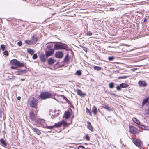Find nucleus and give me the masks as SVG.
Listing matches in <instances>:
<instances>
[{
	"label": "nucleus",
	"instance_id": "nucleus-1",
	"mask_svg": "<svg viewBox=\"0 0 149 149\" xmlns=\"http://www.w3.org/2000/svg\"><path fill=\"white\" fill-rule=\"evenodd\" d=\"M70 123H68L66 122L65 121L63 120H62L61 122L55 123V124L53 126H50L48 127L49 129H52L54 127H58L61 126L62 125H63L64 126L66 127L69 125Z\"/></svg>",
	"mask_w": 149,
	"mask_h": 149
},
{
	"label": "nucleus",
	"instance_id": "nucleus-2",
	"mask_svg": "<svg viewBox=\"0 0 149 149\" xmlns=\"http://www.w3.org/2000/svg\"><path fill=\"white\" fill-rule=\"evenodd\" d=\"M52 95L51 94L48 92H42L39 95V98L42 100H45L47 98H51Z\"/></svg>",
	"mask_w": 149,
	"mask_h": 149
},
{
	"label": "nucleus",
	"instance_id": "nucleus-3",
	"mask_svg": "<svg viewBox=\"0 0 149 149\" xmlns=\"http://www.w3.org/2000/svg\"><path fill=\"white\" fill-rule=\"evenodd\" d=\"M28 103L30 106L35 108L37 105L38 101L35 98L32 97L29 99Z\"/></svg>",
	"mask_w": 149,
	"mask_h": 149
},
{
	"label": "nucleus",
	"instance_id": "nucleus-4",
	"mask_svg": "<svg viewBox=\"0 0 149 149\" xmlns=\"http://www.w3.org/2000/svg\"><path fill=\"white\" fill-rule=\"evenodd\" d=\"M68 48L66 44L62 43L60 44L56 43L54 45L55 49L57 50L62 49H67Z\"/></svg>",
	"mask_w": 149,
	"mask_h": 149
},
{
	"label": "nucleus",
	"instance_id": "nucleus-5",
	"mask_svg": "<svg viewBox=\"0 0 149 149\" xmlns=\"http://www.w3.org/2000/svg\"><path fill=\"white\" fill-rule=\"evenodd\" d=\"M129 131L133 134H138L139 133V131L138 129L132 126H129Z\"/></svg>",
	"mask_w": 149,
	"mask_h": 149
},
{
	"label": "nucleus",
	"instance_id": "nucleus-6",
	"mask_svg": "<svg viewBox=\"0 0 149 149\" xmlns=\"http://www.w3.org/2000/svg\"><path fill=\"white\" fill-rule=\"evenodd\" d=\"M38 124L41 125L44 128H46L49 129L48 127L49 126H47L45 122V120L43 119H39L38 120Z\"/></svg>",
	"mask_w": 149,
	"mask_h": 149
},
{
	"label": "nucleus",
	"instance_id": "nucleus-7",
	"mask_svg": "<svg viewBox=\"0 0 149 149\" xmlns=\"http://www.w3.org/2000/svg\"><path fill=\"white\" fill-rule=\"evenodd\" d=\"M133 142L137 146L139 147L142 144V143L139 139H134Z\"/></svg>",
	"mask_w": 149,
	"mask_h": 149
},
{
	"label": "nucleus",
	"instance_id": "nucleus-8",
	"mask_svg": "<svg viewBox=\"0 0 149 149\" xmlns=\"http://www.w3.org/2000/svg\"><path fill=\"white\" fill-rule=\"evenodd\" d=\"M29 117L32 120L36 121V116L34 114L33 112L30 113Z\"/></svg>",
	"mask_w": 149,
	"mask_h": 149
},
{
	"label": "nucleus",
	"instance_id": "nucleus-9",
	"mask_svg": "<svg viewBox=\"0 0 149 149\" xmlns=\"http://www.w3.org/2000/svg\"><path fill=\"white\" fill-rule=\"evenodd\" d=\"M55 56L57 58H61L63 57V54L61 52L58 51L56 53Z\"/></svg>",
	"mask_w": 149,
	"mask_h": 149
},
{
	"label": "nucleus",
	"instance_id": "nucleus-10",
	"mask_svg": "<svg viewBox=\"0 0 149 149\" xmlns=\"http://www.w3.org/2000/svg\"><path fill=\"white\" fill-rule=\"evenodd\" d=\"M38 40V38H36L35 41H32V40H26L25 41V43L31 45L32 44L35 43L37 40Z\"/></svg>",
	"mask_w": 149,
	"mask_h": 149
},
{
	"label": "nucleus",
	"instance_id": "nucleus-11",
	"mask_svg": "<svg viewBox=\"0 0 149 149\" xmlns=\"http://www.w3.org/2000/svg\"><path fill=\"white\" fill-rule=\"evenodd\" d=\"M139 85L141 87H145L146 86V82L143 81H139L138 83Z\"/></svg>",
	"mask_w": 149,
	"mask_h": 149
},
{
	"label": "nucleus",
	"instance_id": "nucleus-12",
	"mask_svg": "<svg viewBox=\"0 0 149 149\" xmlns=\"http://www.w3.org/2000/svg\"><path fill=\"white\" fill-rule=\"evenodd\" d=\"M31 127L33 131L35 132L37 134L40 135L41 134V132L39 130L36 128H33L32 126H31Z\"/></svg>",
	"mask_w": 149,
	"mask_h": 149
},
{
	"label": "nucleus",
	"instance_id": "nucleus-13",
	"mask_svg": "<svg viewBox=\"0 0 149 149\" xmlns=\"http://www.w3.org/2000/svg\"><path fill=\"white\" fill-rule=\"evenodd\" d=\"M19 61L17 60L14 59L11 61V63L12 64L15 65L17 67L18 65Z\"/></svg>",
	"mask_w": 149,
	"mask_h": 149
},
{
	"label": "nucleus",
	"instance_id": "nucleus-14",
	"mask_svg": "<svg viewBox=\"0 0 149 149\" xmlns=\"http://www.w3.org/2000/svg\"><path fill=\"white\" fill-rule=\"evenodd\" d=\"M70 113L69 111H67L65 113L63 117L65 119H68L70 116Z\"/></svg>",
	"mask_w": 149,
	"mask_h": 149
},
{
	"label": "nucleus",
	"instance_id": "nucleus-15",
	"mask_svg": "<svg viewBox=\"0 0 149 149\" xmlns=\"http://www.w3.org/2000/svg\"><path fill=\"white\" fill-rule=\"evenodd\" d=\"M40 57V59L41 60L42 62H44L45 61L46 59L45 58V56L44 54H41Z\"/></svg>",
	"mask_w": 149,
	"mask_h": 149
},
{
	"label": "nucleus",
	"instance_id": "nucleus-16",
	"mask_svg": "<svg viewBox=\"0 0 149 149\" xmlns=\"http://www.w3.org/2000/svg\"><path fill=\"white\" fill-rule=\"evenodd\" d=\"M55 61L54 59L52 58L48 59V63L49 64L52 65L53 64Z\"/></svg>",
	"mask_w": 149,
	"mask_h": 149
},
{
	"label": "nucleus",
	"instance_id": "nucleus-17",
	"mask_svg": "<svg viewBox=\"0 0 149 149\" xmlns=\"http://www.w3.org/2000/svg\"><path fill=\"white\" fill-rule=\"evenodd\" d=\"M53 52L52 51H50L46 52L45 54L46 56L48 57L52 55Z\"/></svg>",
	"mask_w": 149,
	"mask_h": 149
},
{
	"label": "nucleus",
	"instance_id": "nucleus-18",
	"mask_svg": "<svg viewBox=\"0 0 149 149\" xmlns=\"http://www.w3.org/2000/svg\"><path fill=\"white\" fill-rule=\"evenodd\" d=\"M77 93L78 95L81 96H84L85 95V93H82L81 91L79 89L77 90Z\"/></svg>",
	"mask_w": 149,
	"mask_h": 149
},
{
	"label": "nucleus",
	"instance_id": "nucleus-19",
	"mask_svg": "<svg viewBox=\"0 0 149 149\" xmlns=\"http://www.w3.org/2000/svg\"><path fill=\"white\" fill-rule=\"evenodd\" d=\"M132 120L135 123H136L137 125H139L140 124V121L136 118H132Z\"/></svg>",
	"mask_w": 149,
	"mask_h": 149
},
{
	"label": "nucleus",
	"instance_id": "nucleus-20",
	"mask_svg": "<svg viewBox=\"0 0 149 149\" xmlns=\"http://www.w3.org/2000/svg\"><path fill=\"white\" fill-rule=\"evenodd\" d=\"M92 111L95 115H96V114L97 111L95 106H94L92 108Z\"/></svg>",
	"mask_w": 149,
	"mask_h": 149
},
{
	"label": "nucleus",
	"instance_id": "nucleus-21",
	"mask_svg": "<svg viewBox=\"0 0 149 149\" xmlns=\"http://www.w3.org/2000/svg\"><path fill=\"white\" fill-rule=\"evenodd\" d=\"M120 85L121 88H126L128 86V85L126 83H122L120 84Z\"/></svg>",
	"mask_w": 149,
	"mask_h": 149
},
{
	"label": "nucleus",
	"instance_id": "nucleus-22",
	"mask_svg": "<svg viewBox=\"0 0 149 149\" xmlns=\"http://www.w3.org/2000/svg\"><path fill=\"white\" fill-rule=\"evenodd\" d=\"M87 127L91 130L93 131V128L91 125V123L89 122H87Z\"/></svg>",
	"mask_w": 149,
	"mask_h": 149
},
{
	"label": "nucleus",
	"instance_id": "nucleus-23",
	"mask_svg": "<svg viewBox=\"0 0 149 149\" xmlns=\"http://www.w3.org/2000/svg\"><path fill=\"white\" fill-rule=\"evenodd\" d=\"M27 52L31 54H33L34 53V51L33 50L31 49H28L27 50Z\"/></svg>",
	"mask_w": 149,
	"mask_h": 149
},
{
	"label": "nucleus",
	"instance_id": "nucleus-24",
	"mask_svg": "<svg viewBox=\"0 0 149 149\" xmlns=\"http://www.w3.org/2000/svg\"><path fill=\"white\" fill-rule=\"evenodd\" d=\"M94 69L97 71H99L101 69V68L99 66H95L94 67Z\"/></svg>",
	"mask_w": 149,
	"mask_h": 149
},
{
	"label": "nucleus",
	"instance_id": "nucleus-25",
	"mask_svg": "<svg viewBox=\"0 0 149 149\" xmlns=\"http://www.w3.org/2000/svg\"><path fill=\"white\" fill-rule=\"evenodd\" d=\"M102 107L103 108L106 109L109 111H110L111 110L110 107H108L107 105L105 106H103Z\"/></svg>",
	"mask_w": 149,
	"mask_h": 149
},
{
	"label": "nucleus",
	"instance_id": "nucleus-26",
	"mask_svg": "<svg viewBox=\"0 0 149 149\" xmlns=\"http://www.w3.org/2000/svg\"><path fill=\"white\" fill-rule=\"evenodd\" d=\"M0 142L3 146H6V142L3 139H1Z\"/></svg>",
	"mask_w": 149,
	"mask_h": 149
},
{
	"label": "nucleus",
	"instance_id": "nucleus-27",
	"mask_svg": "<svg viewBox=\"0 0 149 149\" xmlns=\"http://www.w3.org/2000/svg\"><path fill=\"white\" fill-rule=\"evenodd\" d=\"M24 64L23 63H20L19 61L18 63V67H24Z\"/></svg>",
	"mask_w": 149,
	"mask_h": 149
},
{
	"label": "nucleus",
	"instance_id": "nucleus-28",
	"mask_svg": "<svg viewBox=\"0 0 149 149\" xmlns=\"http://www.w3.org/2000/svg\"><path fill=\"white\" fill-rule=\"evenodd\" d=\"M109 88H112L114 86V83L113 82H111L109 84Z\"/></svg>",
	"mask_w": 149,
	"mask_h": 149
},
{
	"label": "nucleus",
	"instance_id": "nucleus-29",
	"mask_svg": "<svg viewBox=\"0 0 149 149\" xmlns=\"http://www.w3.org/2000/svg\"><path fill=\"white\" fill-rule=\"evenodd\" d=\"M148 98L144 99L142 102V105H144L146 103H147L148 101Z\"/></svg>",
	"mask_w": 149,
	"mask_h": 149
},
{
	"label": "nucleus",
	"instance_id": "nucleus-30",
	"mask_svg": "<svg viewBox=\"0 0 149 149\" xmlns=\"http://www.w3.org/2000/svg\"><path fill=\"white\" fill-rule=\"evenodd\" d=\"M1 50L2 51H4L5 49L6 48V45H1Z\"/></svg>",
	"mask_w": 149,
	"mask_h": 149
},
{
	"label": "nucleus",
	"instance_id": "nucleus-31",
	"mask_svg": "<svg viewBox=\"0 0 149 149\" xmlns=\"http://www.w3.org/2000/svg\"><path fill=\"white\" fill-rule=\"evenodd\" d=\"M3 54L5 56H8L9 53L7 51H5L3 52Z\"/></svg>",
	"mask_w": 149,
	"mask_h": 149
},
{
	"label": "nucleus",
	"instance_id": "nucleus-32",
	"mask_svg": "<svg viewBox=\"0 0 149 149\" xmlns=\"http://www.w3.org/2000/svg\"><path fill=\"white\" fill-rule=\"evenodd\" d=\"M128 77L127 76H121L119 77H118V79H126Z\"/></svg>",
	"mask_w": 149,
	"mask_h": 149
},
{
	"label": "nucleus",
	"instance_id": "nucleus-33",
	"mask_svg": "<svg viewBox=\"0 0 149 149\" xmlns=\"http://www.w3.org/2000/svg\"><path fill=\"white\" fill-rule=\"evenodd\" d=\"M86 112L87 113H89L90 115H92V113H91V112L87 108H86Z\"/></svg>",
	"mask_w": 149,
	"mask_h": 149
},
{
	"label": "nucleus",
	"instance_id": "nucleus-34",
	"mask_svg": "<svg viewBox=\"0 0 149 149\" xmlns=\"http://www.w3.org/2000/svg\"><path fill=\"white\" fill-rule=\"evenodd\" d=\"M141 126L144 127V130L149 131V127L147 126H145L143 125H141Z\"/></svg>",
	"mask_w": 149,
	"mask_h": 149
},
{
	"label": "nucleus",
	"instance_id": "nucleus-35",
	"mask_svg": "<svg viewBox=\"0 0 149 149\" xmlns=\"http://www.w3.org/2000/svg\"><path fill=\"white\" fill-rule=\"evenodd\" d=\"M34 59H35L37 58V55L36 54H34L32 57Z\"/></svg>",
	"mask_w": 149,
	"mask_h": 149
},
{
	"label": "nucleus",
	"instance_id": "nucleus-36",
	"mask_svg": "<svg viewBox=\"0 0 149 149\" xmlns=\"http://www.w3.org/2000/svg\"><path fill=\"white\" fill-rule=\"evenodd\" d=\"M76 74L78 75H80L81 74V72L79 70L77 71L76 72Z\"/></svg>",
	"mask_w": 149,
	"mask_h": 149
},
{
	"label": "nucleus",
	"instance_id": "nucleus-37",
	"mask_svg": "<svg viewBox=\"0 0 149 149\" xmlns=\"http://www.w3.org/2000/svg\"><path fill=\"white\" fill-rule=\"evenodd\" d=\"M114 57L113 56H110L109 57L108 59L109 60V61H111L113 60L114 59Z\"/></svg>",
	"mask_w": 149,
	"mask_h": 149
},
{
	"label": "nucleus",
	"instance_id": "nucleus-38",
	"mask_svg": "<svg viewBox=\"0 0 149 149\" xmlns=\"http://www.w3.org/2000/svg\"><path fill=\"white\" fill-rule=\"evenodd\" d=\"M121 87L120 86V84L119 85L117 86L116 87V89L118 90H120L121 89Z\"/></svg>",
	"mask_w": 149,
	"mask_h": 149
},
{
	"label": "nucleus",
	"instance_id": "nucleus-39",
	"mask_svg": "<svg viewBox=\"0 0 149 149\" xmlns=\"http://www.w3.org/2000/svg\"><path fill=\"white\" fill-rule=\"evenodd\" d=\"M78 149H85V148L84 146H80L78 147Z\"/></svg>",
	"mask_w": 149,
	"mask_h": 149
},
{
	"label": "nucleus",
	"instance_id": "nucleus-40",
	"mask_svg": "<svg viewBox=\"0 0 149 149\" xmlns=\"http://www.w3.org/2000/svg\"><path fill=\"white\" fill-rule=\"evenodd\" d=\"M3 113V111L1 109H0V117H2V114Z\"/></svg>",
	"mask_w": 149,
	"mask_h": 149
},
{
	"label": "nucleus",
	"instance_id": "nucleus-41",
	"mask_svg": "<svg viewBox=\"0 0 149 149\" xmlns=\"http://www.w3.org/2000/svg\"><path fill=\"white\" fill-rule=\"evenodd\" d=\"M22 42L21 41H19L17 43V45L19 46H21L22 45Z\"/></svg>",
	"mask_w": 149,
	"mask_h": 149
},
{
	"label": "nucleus",
	"instance_id": "nucleus-42",
	"mask_svg": "<svg viewBox=\"0 0 149 149\" xmlns=\"http://www.w3.org/2000/svg\"><path fill=\"white\" fill-rule=\"evenodd\" d=\"M92 35V33L90 31H88L87 33V35Z\"/></svg>",
	"mask_w": 149,
	"mask_h": 149
},
{
	"label": "nucleus",
	"instance_id": "nucleus-43",
	"mask_svg": "<svg viewBox=\"0 0 149 149\" xmlns=\"http://www.w3.org/2000/svg\"><path fill=\"white\" fill-rule=\"evenodd\" d=\"M137 68H132L131 69V70L132 71H134L135 70H136L137 69Z\"/></svg>",
	"mask_w": 149,
	"mask_h": 149
},
{
	"label": "nucleus",
	"instance_id": "nucleus-44",
	"mask_svg": "<svg viewBox=\"0 0 149 149\" xmlns=\"http://www.w3.org/2000/svg\"><path fill=\"white\" fill-rule=\"evenodd\" d=\"M52 47V45L51 44L47 46V47H48L49 48H51Z\"/></svg>",
	"mask_w": 149,
	"mask_h": 149
},
{
	"label": "nucleus",
	"instance_id": "nucleus-45",
	"mask_svg": "<svg viewBox=\"0 0 149 149\" xmlns=\"http://www.w3.org/2000/svg\"><path fill=\"white\" fill-rule=\"evenodd\" d=\"M17 67L16 66H12L11 67V68L12 69H15L17 68Z\"/></svg>",
	"mask_w": 149,
	"mask_h": 149
},
{
	"label": "nucleus",
	"instance_id": "nucleus-46",
	"mask_svg": "<svg viewBox=\"0 0 149 149\" xmlns=\"http://www.w3.org/2000/svg\"><path fill=\"white\" fill-rule=\"evenodd\" d=\"M36 38H35L34 36H33L32 37V41H35V39Z\"/></svg>",
	"mask_w": 149,
	"mask_h": 149
},
{
	"label": "nucleus",
	"instance_id": "nucleus-47",
	"mask_svg": "<svg viewBox=\"0 0 149 149\" xmlns=\"http://www.w3.org/2000/svg\"><path fill=\"white\" fill-rule=\"evenodd\" d=\"M141 125H140L139 126V127H140V128H142V129H144V127H143V126H141Z\"/></svg>",
	"mask_w": 149,
	"mask_h": 149
},
{
	"label": "nucleus",
	"instance_id": "nucleus-48",
	"mask_svg": "<svg viewBox=\"0 0 149 149\" xmlns=\"http://www.w3.org/2000/svg\"><path fill=\"white\" fill-rule=\"evenodd\" d=\"M86 140H89V137L87 136L86 137Z\"/></svg>",
	"mask_w": 149,
	"mask_h": 149
},
{
	"label": "nucleus",
	"instance_id": "nucleus-49",
	"mask_svg": "<svg viewBox=\"0 0 149 149\" xmlns=\"http://www.w3.org/2000/svg\"><path fill=\"white\" fill-rule=\"evenodd\" d=\"M20 98H21V97H17V99H18V100H20Z\"/></svg>",
	"mask_w": 149,
	"mask_h": 149
},
{
	"label": "nucleus",
	"instance_id": "nucleus-50",
	"mask_svg": "<svg viewBox=\"0 0 149 149\" xmlns=\"http://www.w3.org/2000/svg\"><path fill=\"white\" fill-rule=\"evenodd\" d=\"M84 50L85 51H86L87 50V49L86 48H84Z\"/></svg>",
	"mask_w": 149,
	"mask_h": 149
},
{
	"label": "nucleus",
	"instance_id": "nucleus-51",
	"mask_svg": "<svg viewBox=\"0 0 149 149\" xmlns=\"http://www.w3.org/2000/svg\"><path fill=\"white\" fill-rule=\"evenodd\" d=\"M23 71H19L18 72H23Z\"/></svg>",
	"mask_w": 149,
	"mask_h": 149
},
{
	"label": "nucleus",
	"instance_id": "nucleus-52",
	"mask_svg": "<svg viewBox=\"0 0 149 149\" xmlns=\"http://www.w3.org/2000/svg\"><path fill=\"white\" fill-rule=\"evenodd\" d=\"M148 110H149V108L148 109Z\"/></svg>",
	"mask_w": 149,
	"mask_h": 149
}]
</instances>
